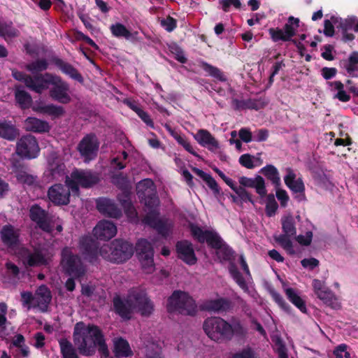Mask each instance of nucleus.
<instances>
[{"label":"nucleus","mask_w":358,"mask_h":358,"mask_svg":"<svg viewBox=\"0 0 358 358\" xmlns=\"http://www.w3.org/2000/svg\"><path fill=\"white\" fill-rule=\"evenodd\" d=\"M136 189L138 196L144 201L145 205V210L147 212V215L144 218V222L156 228L162 235L166 236L172 229L173 224L169 220L159 217L157 209L159 199L155 195L153 182L150 179L143 180L137 184Z\"/></svg>","instance_id":"obj_4"},{"label":"nucleus","mask_w":358,"mask_h":358,"mask_svg":"<svg viewBox=\"0 0 358 358\" xmlns=\"http://www.w3.org/2000/svg\"><path fill=\"white\" fill-rule=\"evenodd\" d=\"M334 355L336 358H350V354L347 352L346 345H341L338 346L334 351Z\"/></svg>","instance_id":"obj_58"},{"label":"nucleus","mask_w":358,"mask_h":358,"mask_svg":"<svg viewBox=\"0 0 358 358\" xmlns=\"http://www.w3.org/2000/svg\"><path fill=\"white\" fill-rule=\"evenodd\" d=\"M1 238L3 244L14 254L18 255L24 264L30 266L46 264L53 256L52 248L50 246L35 248L33 252L21 246L19 231L7 224L1 230Z\"/></svg>","instance_id":"obj_1"},{"label":"nucleus","mask_w":358,"mask_h":358,"mask_svg":"<svg viewBox=\"0 0 358 358\" xmlns=\"http://www.w3.org/2000/svg\"><path fill=\"white\" fill-rule=\"evenodd\" d=\"M97 208L99 212L113 217H118L121 215L120 210L114 203L108 199H100L97 201Z\"/></svg>","instance_id":"obj_26"},{"label":"nucleus","mask_w":358,"mask_h":358,"mask_svg":"<svg viewBox=\"0 0 358 358\" xmlns=\"http://www.w3.org/2000/svg\"><path fill=\"white\" fill-rule=\"evenodd\" d=\"M21 296L22 303L28 310L31 307L34 308L35 295L33 296L31 292H22Z\"/></svg>","instance_id":"obj_54"},{"label":"nucleus","mask_w":358,"mask_h":358,"mask_svg":"<svg viewBox=\"0 0 358 358\" xmlns=\"http://www.w3.org/2000/svg\"><path fill=\"white\" fill-rule=\"evenodd\" d=\"M301 264L304 268L313 269L318 266L319 262L315 258L304 259L301 261Z\"/></svg>","instance_id":"obj_62"},{"label":"nucleus","mask_w":358,"mask_h":358,"mask_svg":"<svg viewBox=\"0 0 358 358\" xmlns=\"http://www.w3.org/2000/svg\"><path fill=\"white\" fill-rule=\"evenodd\" d=\"M239 183L243 187H253L257 193L262 197L266 196V190L265 188L264 180L262 176H257L255 178H250L245 176L241 177L238 180Z\"/></svg>","instance_id":"obj_23"},{"label":"nucleus","mask_w":358,"mask_h":358,"mask_svg":"<svg viewBox=\"0 0 358 358\" xmlns=\"http://www.w3.org/2000/svg\"><path fill=\"white\" fill-rule=\"evenodd\" d=\"M299 20L293 17H289L288 22L284 27V31L286 33V36L290 39L295 34V31L299 27Z\"/></svg>","instance_id":"obj_46"},{"label":"nucleus","mask_w":358,"mask_h":358,"mask_svg":"<svg viewBox=\"0 0 358 358\" xmlns=\"http://www.w3.org/2000/svg\"><path fill=\"white\" fill-rule=\"evenodd\" d=\"M193 171L197 176H200L206 182L209 188H210L215 194L220 193L219 186L213 178H212L210 175L206 173L203 171L196 168H194Z\"/></svg>","instance_id":"obj_40"},{"label":"nucleus","mask_w":358,"mask_h":358,"mask_svg":"<svg viewBox=\"0 0 358 358\" xmlns=\"http://www.w3.org/2000/svg\"><path fill=\"white\" fill-rule=\"evenodd\" d=\"M7 273L13 277H16L19 273V268L11 262L6 263Z\"/></svg>","instance_id":"obj_64"},{"label":"nucleus","mask_w":358,"mask_h":358,"mask_svg":"<svg viewBox=\"0 0 358 358\" xmlns=\"http://www.w3.org/2000/svg\"><path fill=\"white\" fill-rule=\"evenodd\" d=\"M222 9L227 12L231 6H234L235 8H240L241 2L239 0H222L220 1Z\"/></svg>","instance_id":"obj_61"},{"label":"nucleus","mask_w":358,"mask_h":358,"mask_svg":"<svg viewBox=\"0 0 358 358\" xmlns=\"http://www.w3.org/2000/svg\"><path fill=\"white\" fill-rule=\"evenodd\" d=\"M30 217L43 231H51L50 222L53 220V216L48 215L39 206H34L31 208Z\"/></svg>","instance_id":"obj_18"},{"label":"nucleus","mask_w":358,"mask_h":358,"mask_svg":"<svg viewBox=\"0 0 358 358\" xmlns=\"http://www.w3.org/2000/svg\"><path fill=\"white\" fill-rule=\"evenodd\" d=\"M145 358H163L161 348L155 343L147 345L145 350Z\"/></svg>","instance_id":"obj_48"},{"label":"nucleus","mask_w":358,"mask_h":358,"mask_svg":"<svg viewBox=\"0 0 358 358\" xmlns=\"http://www.w3.org/2000/svg\"><path fill=\"white\" fill-rule=\"evenodd\" d=\"M166 310L171 314L194 316L198 309L195 301L186 292L175 291L167 299Z\"/></svg>","instance_id":"obj_8"},{"label":"nucleus","mask_w":358,"mask_h":358,"mask_svg":"<svg viewBox=\"0 0 358 358\" xmlns=\"http://www.w3.org/2000/svg\"><path fill=\"white\" fill-rule=\"evenodd\" d=\"M264 176L270 180L275 185L280 184V178L277 169L272 165H267L260 171Z\"/></svg>","instance_id":"obj_39"},{"label":"nucleus","mask_w":358,"mask_h":358,"mask_svg":"<svg viewBox=\"0 0 358 358\" xmlns=\"http://www.w3.org/2000/svg\"><path fill=\"white\" fill-rule=\"evenodd\" d=\"M19 36V31L11 22H0V36L6 41H10Z\"/></svg>","instance_id":"obj_34"},{"label":"nucleus","mask_w":358,"mask_h":358,"mask_svg":"<svg viewBox=\"0 0 358 358\" xmlns=\"http://www.w3.org/2000/svg\"><path fill=\"white\" fill-rule=\"evenodd\" d=\"M328 84L331 87V91L334 93V97L335 99H338L343 102H347L350 100V96L344 90V85L341 81L329 82Z\"/></svg>","instance_id":"obj_32"},{"label":"nucleus","mask_w":358,"mask_h":358,"mask_svg":"<svg viewBox=\"0 0 358 358\" xmlns=\"http://www.w3.org/2000/svg\"><path fill=\"white\" fill-rule=\"evenodd\" d=\"M276 196L278 199L280 201V205L283 207L286 206L289 201V196L287 192L284 189H277Z\"/></svg>","instance_id":"obj_57"},{"label":"nucleus","mask_w":358,"mask_h":358,"mask_svg":"<svg viewBox=\"0 0 358 358\" xmlns=\"http://www.w3.org/2000/svg\"><path fill=\"white\" fill-rule=\"evenodd\" d=\"M336 73L337 70L335 68L324 67L322 69V75L327 80L334 78Z\"/></svg>","instance_id":"obj_63"},{"label":"nucleus","mask_w":358,"mask_h":358,"mask_svg":"<svg viewBox=\"0 0 358 358\" xmlns=\"http://www.w3.org/2000/svg\"><path fill=\"white\" fill-rule=\"evenodd\" d=\"M59 68L63 73L73 78L80 80L81 78L78 71L69 64L62 63L59 65Z\"/></svg>","instance_id":"obj_52"},{"label":"nucleus","mask_w":358,"mask_h":358,"mask_svg":"<svg viewBox=\"0 0 358 358\" xmlns=\"http://www.w3.org/2000/svg\"><path fill=\"white\" fill-rule=\"evenodd\" d=\"M73 337L74 345L81 355L91 356L99 348L103 355H108L103 335L97 326L78 322L74 327Z\"/></svg>","instance_id":"obj_3"},{"label":"nucleus","mask_w":358,"mask_h":358,"mask_svg":"<svg viewBox=\"0 0 358 358\" xmlns=\"http://www.w3.org/2000/svg\"><path fill=\"white\" fill-rule=\"evenodd\" d=\"M265 203L266 215L269 217L274 215L278 209V203L275 199L274 195H267L266 196Z\"/></svg>","instance_id":"obj_45"},{"label":"nucleus","mask_w":358,"mask_h":358,"mask_svg":"<svg viewBox=\"0 0 358 358\" xmlns=\"http://www.w3.org/2000/svg\"><path fill=\"white\" fill-rule=\"evenodd\" d=\"M343 65L349 76H356L358 69V54L353 52L348 59L343 62Z\"/></svg>","instance_id":"obj_37"},{"label":"nucleus","mask_w":358,"mask_h":358,"mask_svg":"<svg viewBox=\"0 0 358 358\" xmlns=\"http://www.w3.org/2000/svg\"><path fill=\"white\" fill-rule=\"evenodd\" d=\"M112 34L117 38H124L129 39L132 36L131 31L122 24L115 23L110 27Z\"/></svg>","instance_id":"obj_42"},{"label":"nucleus","mask_w":358,"mask_h":358,"mask_svg":"<svg viewBox=\"0 0 358 358\" xmlns=\"http://www.w3.org/2000/svg\"><path fill=\"white\" fill-rule=\"evenodd\" d=\"M313 234L311 231L306 232V235H299L296 239L297 242L303 245H308L312 241Z\"/></svg>","instance_id":"obj_59"},{"label":"nucleus","mask_w":358,"mask_h":358,"mask_svg":"<svg viewBox=\"0 0 358 358\" xmlns=\"http://www.w3.org/2000/svg\"><path fill=\"white\" fill-rule=\"evenodd\" d=\"M171 134L172 136L176 140V141L181 145L187 152L192 154L195 157L198 158H201V157L194 150L193 147L190 144V143L187 141V138L178 134V133L171 131Z\"/></svg>","instance_id":"obj_44"},{"label":"nucleus","mask_w":358,"mask_h":358,"mask_svg":"<svg viewBox=\"0 0 358 358\" xmlns=\"http://www.w3.org/2000/svg\"><path fill=\"white\" fill-rule=\"evenodd\" d=\"M12 74L17 80L23 82L28 88L37 93H42L51 85L49 95L52 99L62 103L71 101L68 84L57 76L45 73L31 78L16 70H13Z\"/></svg>","instance_id":"obj_2"},{"label":"nucleus","mask_w":358,"mask_h":358,"mask_svg":"<svg viewBox=\"0 0 358 358\" xmlns=\"http://www.w3.org/2000/svg\"><path fill=\"white\" fill-rule=\"evenodd\" d=\"M61 265L67 273L75 278L82 276L85 272L80 259L69 248H65L62 250Z\"/></svg>","instance_id":"obj_13"},{"label":"nucleus","mask_w":358,"mask_h":358,"mask_svg":"<svg viewBox=\"0 0 358 358\" xmlns=\"http://www.w3.org/2000/svg\"><path fill=\"white\" fill-rule=\"evenodd\" d=\"M39 150L36 139L31 135L22 137L17 143L16 153L22 157L35 158L38 156Z\"/></svg>","instance_id":"obj_16"},{"label":"nucleus","mask_w":358,"mask_h":358,"mask_svg":"<svg viewBox=\"0 0 358 358\" xmlns=\"http://www.w3.org/2000/svg\"><path fill=\"white\" fill-rule=\"evenodd\" d=\"M50 171L52 178L59 180L64 176V165L61 159L53 155L48 160Z\"/></svg>","instance_id":"obj_29"},{"label":"nucleus","mask_w":358,"mask_h":358,"mask_svg":"<svg viewBox=\"0 0 358 358\" xmlns=\"http://www.w3.org/2000/svg\"><path fill=\"white\" fill-rule=\"evenodd\" d=\"M100 255L105 259L114 263H122L131 257L134 254L133 245L127 241L115 240L110 245L104 244L99 249Z\"/></svg>","instance_id":"obj_9"},{"label":"nucleus","mask_w":358,"mask_h":358,"mask_svg":"<svg viewBox=\"0 0 358 358\" xmlns=\"http://www.w3.org/2000/svg\"><path fill=\"white\" fill-rule=\"evenodd\" d=\"M268 32L272 40L275 42H277L280 40L284 41L289 40L288 36H286L287 34L285 31L282 29L271 28L269 29Z\"/></svg>","instance_id":"obj_50"},{"label":"nucleus","mask_w":358,"mask_h":358,"mask_svg":"<svg viewBox=\"0 0 358 358\" xmlns=\"http://www.w3.org/2000/svg\"><path fill=\"white\" fill-rule=\"evenodd\" d=\"M12 347L18 349V352L15 355L16 358L27 357L29 355V347L25 345V338L22 334H17L13 337L10 348Z\"/></svg>","instance_id":"obj_30"},{"label":"nucleus","mask_w":358,"mask_h":358,"mask_svg":"<svg viewBox=\"0 0 358 358\" xmlns=\"http://www.w3.org/2000/svg\"><path fill=\"white\" fill-rule=\"evenodd\" d=\"M16 178L17 181L24 185H27L32 187H40V184L37 180V178L31 174H29L25 171L18 170L16 172Z\"/></svg>","instance_id":"obj_35"},{"label":"nucleus","mask_w":358,"mask_h":358,"mask_svg":"<svg viewBox=\"0 0 358 358\" xmlns=\"http://www.w3.org/2000/svg\"><path fill=\"white\" fill-rule=\"evenodd\" d=\"M231 358H257V356L251 348L246 347L232 353Z\"/></svg>","instance_id":"obj_47"},{"label":"nucleus","mask_w":358,"mask_h":358,"mask_svg":"<svg viewBox=\"0 0 358 358\" xmlns=\"http://www.w3.org/2000/svg\"><path fill=\"white\" fill-rule=\"evenodd\" d=\"M24 128L34 132H46L50 130L49 124L36 117H28L24 122Z\"/></svg>","instance_id":"obj_27"},{"label":"nucleus","mask_w":358,"mask_h":358,"mask_svg":"<svg viewBox=\"0 0 358 358\" xmlns=\"http://www.w3.org/2000/svg\"><path fill=\"white\" fill-rule=\"evenodd\" d=\"M230 273L232 275L233 278L236 280L237 284L240 286V287L243 291L247 292L248 288L245 282V280L234 266H231L230 268Z\"/></svg>","instance_id":"obj_51"},{"label":"nucleus","mask_w":358,"mask_h":358,"mask_svg":"<svg viewBox=\"0 0 358 358\" xmlns=\"http://www.w3.org/2000/svg\"><path fill=\"white\" fill-rule=\"evenodd\" d=\"M191 231L195 238L199 242H206L209 245L217 250V255L220 259H229L231 254V250L223 242L221 238L215 232L203 231L195 226L191 227Z\"/></svg>","instance_id":"obj_10"},{"label":"nucleus","mask_w":358,"mask_h":358,"mask_svg":"<svg viewBox=\"0 0 358 358\" xmlns=\"http://www.w3.org/2000/svg\"><path fill=\"white\" fill-rule=\"evenodd\" d=\"M18 135V132L16 129L11 124L3 122H0V136L12 141L14 140Z\"/></svg>","instance_id":"obj_38"},{"label":"nucleus","mask_w":358,"mask_h":358,"mask_svg":"<svg viewBox=\"0 0 358 358\" xmlns=\"http://www.w3.org/2000/svg\"><path fill=\"white\" fill-rule=\"evenodd\" d=\"M94 235L101 240L110 239L115 236L117 228L115 225L109 222L103 220L99 222L94 228Z\"/></svg>","instance_id":"obj_19"},{"label":"nucleus","mask_w":358,"mask_h":358,"mask_svg":"<svg viewBox=\"0 0 358 358\" xmlns=\"http://www.w3.org/2000/svg\"><path fill=\"white\" fill-rule=\"evenodd\" d=\"M51 299L50 291L48 287L45 286L39 287L35 293L34 308H38L43 312L46 311Z\"/></svg>","instance_id":"obj_22"},{"label":"nucleus","mask_w":358,"mask_h":358,"mask_svg":"<svg viewBox=\"0 0 358 358\" xmlns=\"http://www.w3.org/2000/svg\"><path fill=\"white\" fill-rule=\"evenodd\" d=\"M176 250L178 257L185 263L189 265L196 264V257L189 242L187 241L178 242L176 245Z\"/></svg>","instance_id":"obj_21"},{"label":"nucleus","mask_w":358,"mask_h":358,"mask_svg":"<svg viewBox=\"0 0 358 358\" xmlns=\"http://www.w3.org/2000/svg\"><path fill=\"white\" fill-rule=\"evenodd\" d=\"M15 99L17 103L22 108H28L31 106L32 99L31 96L24 90L19 88L15 91Z\"/></svg>","instance_id":"obj_41"},{"label":"nucleus","mask_w":358,"mask_h":358,"mask_svg":"<svg viewBox=\"0 0 358 358\" xmlns=\"http://www.w3.org/2000/svg\"><path fill=\"white\" fill-rule=\"evenodd\" d=\"M127 158V153L125 151H122L119 153L116 157L113 158L111 161V165L116 169H122L125 167L126 164L124 161Z\"/></svg>","instance_id":"obj_49"},{"label":"nucleus","mask_w":358,"mask_h":358,"mask_svg":"<svg viewBox=\"0 0 358 358\" xmlns=\"http://www.w3.org/2000/svg\"><path fill=\"white\" fill-rule=\"evenodd\" d=\"M161 25L168 31H172L176 27V21L171 17L161 20Z\"/></svg>","instance_id":"obj_55"},{"label":"nucleus","mask_w":358,"mask_h":358,"mask_svg":"<svg viewBox=\"0 0 358 358\" xmlns=\"http://www.w3.org/2000/svg\"><path fill=\"white\" fill-rule=\"evenodd\" d=\"M240 138L245 143H249L252 139V132L248 128H242L239 130Z\"/></svg>","instance_id":"obj_60"},{"label":"nucleus","mask_w":358,"mask_h":358,"mask_svg":"<svg viewBox=\"0 0 358 358\" xmlns=\"http://www.w3.org/2000/svg\"><path fill=\"white\" fill-rule=\"evenodd\" d=\"M98 180L96 176L89 171H75L71 177H66V188L62 185H55L48 190L50 200L57 205H66L69 202L70 189L78 194V186L89 187Z\"/></svg>","instance_id":"obj_6"},{"label":"nucleus","mask_w":358,"mask_h":358,"mask_svg":"<svg viewBox=\"0 0 358 358\" xmlns=\"http://www.w3.org/2000/svg\"><path fill=\"white\" fill-rule=\"evenodd\" d=\"M284 290L290 302H292L301 312L305 313L306 311L305 302L299 295L297 291L291 287H285Z\"/></svg>","instance_id":"obj_33"},{"label":"nucleus","mask_w":358,"mask_h":358,"mask_svg":"<svg viewBox=\"0 0 358 358\" xmlns=\"http://www.w3.org/2000/svg\"><path fill=\"white\" fill-rule=\"evenodd\" d=\"M47 63L45 60H38L34 62L29 65H27V69L34 73L43 71L47 69Z\"/></svg>","instance_id":"obj_53"},{"label":"nucleus","mask_w":358,"mask_h":358,"mask_svg":"<svg viewBox=\"0 0 358 358\" xmlns=\"http://www.w3.org/2000/svg\"><path fill=\"white\" fill-rule=\"evenodd\" d=\"M115 312L123 319H130L134 313L150 316L154 311V304L145 290L136 288L130 290L126 297L117 296L113 299Z\"/></svg>","instance_id":"obj_5"},{"label":"nucleus","mask_w":358,"mask_h":358,"mask_svg":"<svg viewBox=\"0 0 358 358\" xmlns=\"http://www.w3.org/2000/svg\"><path fill=\"white\" fill-rule=\"evenodd\" d=\"M239 163L244 167L252 169L255 167L259 166L263 164V160L261 158V154L258 153L253 156L249 154H244L239 158Z\"/></svg>","instance_id":"obj_31"},{"label":"nucleus","mask_w":358,"mask_h":358,"mask_svg":"<svg viewBox=\"0 0 358 358\" xmlns=\"http://www.w3.org/2000/svg\"><path fill=\"white\" fill-rule=\"evenodd\" d=\"M194 138L200 145L211 152H216L220 149L218 141L206 129H199L194 135Z\"/></svg>","instance_id":"obj_17"},{"label":"nucleus","mask_w":358,"mask_h":358,"mask_svg":"<svg viewBox=\"0 0 358 358\" xmlns=\"http://www.w3.org/2000/svg\"><path fill=\"white\" fill-rule=\"evenodd\" d=\"M99 141L94 134L84 136L78 145V150L85 162L94 159L98 153Z\"/></svg>","instance_id":"obj_15"},{"label":"nucleus","mask_w":358,"mask_h":358,"mask_svg":"<svg viewBox=\"0 0 358 358\" xmlns=\"http://www.w3.org/2000/svg\"><path fill=\"white\" fill-rule=\"evenodd\" d=\"M125 213L127 215V217L131 220L134 221L136 219L137 213L136 212L135 208L133 207V206L130 203H127L125 201L123 203Z\"/></svg>","instance_id":"obj_56"},{"label":"nucleus","mask_w":358,"mask_h":358,"mask_svg":"<svg viewBox=\"0 0 358 358\" xmlns=\"http://www.w3.org/2000/svg\"><path fill=\"white\" fill-rule=\"evenodd\" d=\"M343 29V38L345 41H352L355 38V36L350 33V31H357L358 24L356 22L355 18H348L341 23Z\"/></svg>","instance_id":"obj_36"},{"label":"nucleus","mask_w":358,"mask_h":358,"mask_svg":"<svg viewBox=\"0 0 358 358\" xmlns=\"http://www.w3.org/2000/svg\"><path fill=\"white\" fill-rule=\"evenodd\" d=\"M312 286L315 295L325 305L334 309H338L341 307L338 298L326 287L324 281L315 279L313 281Z\"/></svg>","instance_id":"obj_14"},{"label":"nucleus","mask_w":358,"mask_h":358,"mask_svg":"<svg viewBox=\"0 0 358 358\" xmlns=\"http://www.w3.org/2000/svg\"><path fill=\"white\" fill-rule=\"evenodd\" d=\"M286 173L287 175L284 178L285 185L294 192H303L305 186L301 178H296L295 173L291 169H287Z\"/></svg>","instance_id":"obj_25"},{"label":"nucleus","mask_w":358,"mask_h":358,"mask_svg":"<svg viewBox=\"0 0 358 358\" xmlns=\"http://www.w3.org/2000/svg\"><path fill=\"white\" fill-rule=\"evenodd\" d=\"M61 352L63 358H78L72 344L66 339L59 341Z\"/></svg>","instance_id":"obj_43"},{"label":"nucleus","mask_w":358,"mask_h":358,"mask_svg":"<svg viewBox=\"0 0 358 358\" xmlns=\"http://www.w3.org/2000/svg\"><path fill=\"white\" fill-rule=\"evenodd\" d=\"M283 234L275 237V240L289 254H294L290 237L296 234L294 220L292 215H284L281 219Z\"/></svg>","instance_id":"obj_12"},{"label":"nucleus","mask_w":358,"mask_h":358,"mask_svg":"<svg viewBox=\"0 0 358 358\" xmlns=\"http://www.w3.org/2000/svg\"><path fill=\"white\" fill-rule=\"evenodd\" d=\"M230 307V302L224 298L206 300L201 304V309L210 312L225 311Z\"/></svg>","instance_id":"obj_24"},{"label":"nucleus","mask_w":358,"mask_h":358,"mask_svg":"<svg viewBox=\"0 0 358 358\" xmlns=\"http://www.w3.org/2000/svg\"><path fill=\"white\" fill-rule=\"evenodd\" d=\"M203 329L208 337L213 341L222 343L231 340L234 336H242L245 329L236 320L228 322L220 317H209L203 323Z\"/></svg>","instance_id":"obj_7"},{"label":"nucleus","mask_w":358,"mask_h":358,"mask_svg":"<svg viewBox=\"0 0 358 358\" xmlns=\"http://www.w3.org/2000/svg\"><path fill=\"white\" fill-rule=\"evenodd\" d=\"M136 251L138 259L143 272L151 273L155 269L153 256L154 252L152 244L146 239H140L136 244Z\"/></svg>","instance_id":"obj_11"},{"label":"nucleus","mask_w":358,"mask_h":358,"mask_svg":"<svg viewBox=\"0 0 358 358\" xmlns=\"http://www.w3.org/2000/svg\"><path fill=\"white\" fill-rule=\"evenodd\" d=\"M32 110L36 113L50 115L52 118L60 117L65 113L64 108L61 106L52 103L45 104L41 102H36L32 106Z\"/></svg>","instance_id":"obj_20"},{"label":"nucleus","mask_w":358,"mask_h":358,"mask_svg":"<svg viewBox=\"0 0 358 358\" xmlns=\"http://www.w3.org/2000/svg\"><path fill=\"white\" fill-rule=\"evenodd\" d=\"M113 344L115 357L120 358L132 355V350L126 340L122 338H117L114 339Z\"/></svg>","instance_id":"obj_28"}]
</instances>
